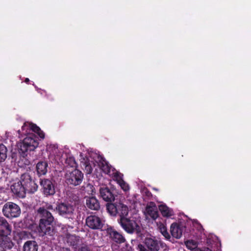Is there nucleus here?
<instances>
[{
	"mask_svg": "<svg viewBox=\"0 0 251 251\" xmlns=\"http://www.w3.org/2000/svg\"><path fill=\"white\" fill-rule=\"evenodd\" d=\"M41 218L39 226V232L42 235H52L54 233V229L52 226L54 218L51 214L44 208H40L38 210Z\"/></svg>",
	"mask_w": 251,
	"mask_h": 251,
	"instance_id": "1",
	"label": "nucleus"
},
{
	"mask_svg": "<svg viewBox=\"0 0 251 251\" xmlns=\"http://www.w3.org/2000/svg\"><path fill=\"white\" fill-rule=\"evenodd\" d=\"M38 145L39 143L36 136L34 134H29L19 144L20 153L25 156L26 155L27 152L34 151Z\"/></svg>",
	"mask_w": 251,
	"mask_h": 251,
	"instance_id": "2",
	"label": "nucleus"
},
{
	"mask_svg": "<svg viewBox=\"0 0 251 251\" xmlns=\"http://www.w3.org/2000/svg\"><path fill=\"white\" fill-rule=\"evenodd\" d=\"M11 232V227L7 221L0 217V235L4 237L5 242L1 244L3 247L11 249L13 246L9 238L7 237Z\"/></svg>",
	"mask_w": 251,
	"mask_h": 251,
	"instance_id": "3",
	"label": "nucleus"
},
{
	"mask_svg": "<svg viewBox=\"0 0 251 251\" xmlns=\"http://www.w3.org/2000/svg\"><path fill=\"white\" fill-rule=\"evenodd\" d=\"M24 187L27 193H33L37 190L38 186L32 179L28 173L22 174L20 178L18 179Z\"/></svg>",
	"mask_w": 251,
	"mask_h": 251,
	"instance_id": "4",
	"label": "nucleus"
},
{
	"mask_svg": "<svg viewBox=\"0 0 251 251\" xmlns=\"http://www.w3.org/2000/svg\"><path fill=\"white\" fill-rule=\"evenodd\" d=\"M83 177L82 173L77 169L67 171L65 175V182L69 185L76 186L80 184Z\"/></svg>",
	"mask_w": 251,
	"mask_h": 251,
	"instance_id": "5",
	"label": "nucleus"
},
{
	"mask_svg": "<svg viewBox=\"0 0 251 251\" xmlns=\"http://www.w3.org/2000/svg\"><path fill=\"white\" fill-rule=\"evenodd\" d=\"M93 159L94 161L97 163L98 167L100 168L104 173L114 177L116 173H118L110 166L101 156L94 154ZM91 162H92L93 161Z\"/></svg>",
	"mask_w": 251,
	"mask_h": 251,
	"instance_id": "6",
	"label": "nucleus"
},
{
	"mask_svg": "<svg viewBox=\"0 0 251 251\" xmlns=\"http://www.w3.org/2000/svg\"><path fill=\"white\" fill-rule=\"evenodd\" d=\"M4 215L9 218H16L21 214V209L16 204L8 202L6 203L2 208Z\"/></svg>",
	"mask_w": 251,
	"mask_h": 251,
	"instance_id": "7",
	"label": "nucleus"
},
{
	"mask_svg": "<svg viewBox=\"0 0 251 251\" xmlns=\"http://www.w3.org/2000/svg\"><path fill=\"white\" fill-rule=\"evenodd\" d=\"M136 218L134 217L129 219L127 218L120 219L119 222L127 232L131 233L134 231H138L139 229V226L135 220Z\"/></svg>",
	"mask_w": 251,
	"mask_h": 251,
	"instance_id": "8",
	"label": "nucleus"
},
{
	"mask_svg": "<svg viewBox=\"0 0 251 251\" xmlns=\"http://www.w3.org/2000/svg\"><path fill=\"white\" fill-rule=\"evenodd\" d=\"M56 209L60 215L65 218H72L74 214V206L68 203H59L57 205Z\"/></svg>",
	"mask_w": 251,
	"mask_h": 251,
	"instance_id": "9",
	"label": "nucleus"
},
{
	"mask_svg": "<svg viewBox=\"0 0 251 251\" xmlns=\"http://www.w3.org/2000/svg\"><path fill=\"white\" fill-rule=\"evenodd\" d=\"M104 223V220L97 216L90 215L86 219L87 226L93 229H101Z\"/></svg>",
	"mask_w": 251,
	"mask_h": 251,
	"instance_id": "10",
	"label": "nucleus"
},
{
	"mask_svg": "<svg viewBox=\"0 0 251 251\" xmlns=\"http://www.w3.org/2000/svg\"><path fill=\"white\" fill-rule=\"evenodd\" d=\"M30 130L36 133L41 138L44 139L45 138L44 132L36 125L29 122L25 123L22 127V134H28Z\"/></svg>",
	"mask_w": 251,
	"mask_h": 251,
	"instance_id": "11",
	"label": "nucleus"
},
{
	"mask_svg": "<svg viewBox=\"0 0 251 251\" xmlns=\"http://www.w3.org/2000/svg\"><path fill=\"white\" fill-rule=\"evenodd\" d=\"M12 192L20 198H25L27 192L18 179H15L11 185Z\"/></svg>",
	"mask_w": 251,
	"mask_h": 251,
	"instance_id": "12",
	"label": "nucleus"
},
{
	"mask_svg": "<svg viewBox=\"0 0 251 251\" xmlns=\"http://www.w3.org/2000/svg\"><path fill=\"white\" fill-rule=\"evenodd\" d=\"M144 214L148 219H156L158 216L157 207L154 203L151 202L147 205Z\"/></svg>",
	"mask_w": 251,
	"mask_h": 251,
	"instance_id": "13",
	"label": "nucleus"
},
{
	"mask_svg": "<svg viewBox=\"0 0 251 251\" xmlns=\"http://www.w3.org/2000/svg\"><path fill=\"white\" fill-rule=\"evenodd\" d=\"M41 185L43 186V192L47 195H52L55 193L54 186L51 180L44 179L41 180Z\"/></svg>",
	"mask_w": 251,
	"mask_h": 251,
	"instance_id": "14",
	"label": "nucleus"
},
{
	"mask_svg": "<svg viewBox=\"0 0 251 251\" xmlns=\"http://www.w3.org/2000/svg\"><path fill=\"white\" fill-rule=\"evenodd\" d=\"M145 244L151 251H158L159 249V242L152 238H146L145 240Z\"/></svg>",
	"mask_w": 251,
	"mask_h": 251,
	"instance_id": "15",
	"label": "nucleus"
},
{
	"mask_svg": "<svg viewBox=\"0 0 251 251\" xmlns=\"http://www.w3.org/2000/svg\"><path fill=\"white\" fill-rule=\"evenodd\" d=\"M107 233L110 238L115 242L119 243H122L125 242L124 237L120 233H118L112 228L107 229Z\"/></svg>",
	"mask_w": 251,
	"mask_h": 251,
	"instance_id": "16",
	"label": "nucleus"
},
{
	"mask_svg": "<svg viewBox=\"0 0 251 251\" xmlns=\"http://www.w3.org/2000/svg\"><path fill=\"white\" fill-rule=\"evenodd\" d=\"M100 197L105 201H111L114 200L113 195L107 187H100Z\"/></svg>",
	"mask_w": 251,
	"mask_h": 251,
	"instance_id": "17",
	"label": "nucleus"
},
{
	"mask_svg": "<svg viewBox=\"0 0 251 251\" xmlns=\"http://www.w3.org/2000/svg\"><path fill=\"white\" fill-rule=\"evenodd\" d=\"M86 204L89 208L94 210H98L100 207L98 200L94 197L87 198Z\"/></svg>",
	"mask_w": 251,
	"mask_h": 251,
	"instance_id": "18",
	"label": "nucleus"
},
{
	"mask_svg": "<svg viewBox=\"0 0 251 251\" xmlns=\"http://www.w3.org/2000/svg\"><path fill=\"white\" fill-rule=\"evenodd\" d=\"M171 232L174 237L180 238L182 235V227L176 223H173L171 226Z\"/></svg>",
	"mask_w": 251,
	"mask_h": 251,
	"instance_id": "19",
	"label": "nucleus"
},
{
	"mask_svg": "<svg viewBox=\"0 0 251 251\" xmlns=\"http://www.w3.org/2000/svg\"><path fill=\"white\" fill-rule=\"evenodd\" d=\"M128 213V208L126 204L122 202H118L117 213L120 217V219L126 218Z\"/></svg>",
	"mask_w": 251,
	"mask_h": 251,
	"instance_id": "20",
	"label": "nucleus"
},
{
	"mask_svg": "<svg viewBox=\"0 0 251 251\" xmlns=\"http://www.w3.org/2000/svg\"><path fill=\"white\" fill-rule=\"evenodd\" d=\"M48 163L46 161L38 162L36 165V170L39 175H44L48 171Z\"/></svg>",
	"mask_w": 251,
	"mask_h": 251,
	"instance_id": "21",
	"label": "nucleus"
},
{
	"mask_svg": "<svg viewBox=\"0 0 251 251\" xmlns=\"http://www.w3.org/2000/svg\"><path fill=\"white\" fill-rule=\"evenodd\" d=\"M123 175L119 173H116V176L114 177L125 191H128L129 189L128 185L125 182L122 178Z\"/></svg>",
	"mask_w": 251,
	"mask_h": 251,
	"instance_id": "22",
	"label": "nucleus"
},
{
	"mask_svg": "<svg viewBox=\"0 0 251 251\" xmlns=\"http://www.w3.org/2000/svg\"><path fill=\"white\" fill-rule=\"evenodd\" d=\"M38 246L34 241H26L24 245V251H37Z\"/></svg>",
	"mask_w": 251,
	"mask_h": 251,
	"instance_id": "23",
	"label": "nucleus"
},
{
	"mask_svg": "<svg viewBox=\"0 0 251 251\" xmlns=\"http://www.w3.org/2000/svg\"><path fill=\"white\" fill-rule=\"evenodd\" d=\"M159 209L164 217H170L174 214L173 211L166 205L161 204L159 206Z\"/></svg>",
	"mask_w": 251,
	"mask_h": 251,
	"instance_id": "24",
	"label": "nucleus"
},
{
	"mask_svg": "<svg viewBox=\"0 0 251 251\" xmlns=\"http://www.w3.org/2000/svg\"><path fill=\"white\" fill-rule=\"evenodd\" d=\"M65 239L67 242L71 246H75L78 241V239L76 236L68 233L65 235Z\"/></svg>",
	"mask_w": 251,
	"mask_h": 251,
	"instance_id": "25",
	"label": "nucleus"
},
{
	"mask_svg": "<svg viewBox=\"0 0 251 251\" xmlns=\"http://www.w3.org/2000/svg\"><path fill=\"white\" fill-rule=\"evenodd\" d=\"M108 213L112 216H115L117 213L118 203H108L106 205Z\"/></svg>",
	"mask_w": 251,
	"mask_h": 251,
	"instance_id": "26",
	"label": "nucleus"
},
{
	"mask_svg": "<svg viewBox=\"0 0 251 251\" xmlns=\"http://www.w3.org/2000/svg\"><path fill=\"white\" fill-rule=\"evenodd\" d=\"M7 148L3 144H0V162H3L7 157Z\"/></svg>",
	"mask_w": 251,
	"mask_h": 251,
	"instance_id": "27",
	"label": "nucleus"
},
{
	"mask_svg": "<svg viewBox=\"0 0 251 251\" xmlns=\"http://www.w3.org/2000/svg\"><path fill=\"white\" fill-rule=\"evenodd\" d=\"M158 228L162 233V234L165 237L166 239H169L170 237L169 233L167 231L166 227L165 225L162 224H159L158 225Z\"/></svg>",
	"mask_w": 251,
	"mask_h": 251,
	"instance_id": "28",
	"label": "nucleus"
},
{
	"mask_svg": "<svg viewBox=\"0 0 251 251\" xmlns=\"http://www.w3.org/2000/svg\"><path fill=\"white\" fill-rule=\"evenodd\" d=\"M185 244L187 248L190 250H195L197 249V242L194 240H188L185 242Z\"/></svg>",
	"mask_w": 251,
	"mask_h": 251,
	"instance_id": "29",
	"label": "nucleus"
},
{
	"mask_svg": "<svg viewBox=\"0 0 251 251\" xmlns=\"http://www.w3.org/2000/svg\"><path fill=\"white\" fill-rule=\"evenodd\" d=\"M84 191L88 194L93 195L96 193V190L94 186L91 184H87L84 186Z\"/></svg>",
	"mask_w": 251,
	"mask_h": 251,
	"instance_id": "30",
	"label": "nucleus"
},
{
	"mask_svg": "<svg viewBox=\"0 0 251 251\" xmlns=\"http://www.w3.org/2000/svg\"><path fill=\"white\" fill-rule=\"evenodd\" d=\"M96 163L95 162L93 163V165H92L90 161L89 162L86 163L85 164V170L87 174H90L92 173L93 168L96 167L97 165L96 164Z\"/></svg>",
	"mask_w": 251,
	"mask_h": 251,
	"instance_id": "31",
	"label": "nucleus"
},
{
	"mask_svg": "<svg viewBox=\"0 0 251 251\" xmlns=\"http://www.w3.org/2000/svg\"><path fill=\"white\" fill-rule=\"evenodd\" d=\"M137 249L139 251H148L145 248V247L141 245V244H139L138 246V248Z\"/></svg>",
	"mask_w": 251,
	"mask_h": 251,
	"instance_id": "32",
	"label": "nucleus"
},
{
	"mask_svg": "<svg viewBox=\"0 0 251 251\" xmlns=\"http://www.w3.org/2000/svg\"><path fill=\"white\" fill-rule=\"evenodd\" d=\"M43 208L45 209H46L47 211H48V210H53L54 209L52 205L49 204H46V208L44 207H43Z\"/></svg>",
	"mask_w": 251,
	"mask_h": 251,
	"instance_id": "33",
	"label": "nucleus"
},
{
	"mask_svg": "<svg viewBox=\"0 0 251 251\" xmlns=\"http://www.w3.org/2000/svg\"><path fill=\"white\" fill-rule=\"evenodd\" d=\"M195 251H212L211 250L208 248H204L203 249H197L195 250Z\"/></svg>",
	"mask_w": 251,
	"mask_h": 251,
	"instance_id": "34",
	"label": "nucleus"
},
{
	"mask_svg": "<svg viewBox=\"0 0 251 251\" xmlns=\"http://www.w3.org/2000/svg\"><path fill=\"white\" fill-rule=\"evenodd\" d=\"M79 251H90V250L87 247H83L81 248Z\"/></svg>",
	"mask_w": 251,
	"mask_h": 251,
	"instance_id": "35",
	"label": "nucleus"
},
{
	"mask_svg": "<svg viewBox=\"0 0 251 251\" xmlns=\"http://www.w3.org/2000/svg\"><path fill=\"white\" fill-rule=\"evenodd\" d=\"M61 251H70L69 249H63Z\"/></svg>",
	"mask_w": 251,
	"mask_h": 251,
	"instance_id": "36",
	"label": "nucleus"
},
{
	"mask_svg": "<svg viewBox=\"0 0 251 251\" xmlns=\"http://www.w3.org/2000/svg\"><path fill=\"white\" fill-rule=\"evenodd\" d=\"M29 79H28V78H26L25 79V82H28V81H29Z\"/></svg>",
	"mask_w": 251,
	"mask_h": 251,
	"instance_id": "37",
	"label": "nucleus"
}]
</instances>
